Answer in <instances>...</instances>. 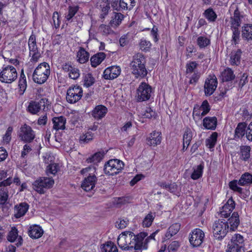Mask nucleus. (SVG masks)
Wrapping results in <instances>:
<instances>
[{
	"instance_id": "nucleus-1",
	"label": "nucleus",
	"mask_w": 252,
	"mask_h": 252,
	"mask_svg": "<svg viewBox=\"0 0 252 252\" xmlns=\"http://www.w3.org/2000/svg\"><path fill=\"white\" fill-rule=\"evenodd\" d=\"M146 63V58L143 54L137 53L133 55L129 66L132 74L135 78H143L147 76L148 71L145 66Z\"/></svg>"
},
{
	"instance_id": "nucleus-2",
	"label": "nucleus",
	"mask_w": 252,
	"mask_h": 252,
	"mask_svg": "<svg viewBox=\"0 0 252 252\" xmlns=\"http://www.w3.org/2000/svg\"><path fill=\"white\" fill-rule=\"evenodd\" d=\"M50 74V67L48 63H40L35 69L33 74V81L38 84L44 83Z\"/></svg>"
},
{
	"instance_id": "nucleus-3",
	"label": "nucleus",
	"mask_w": 252,
	"mask_h": 252,
	"mask_svg": "<svg viewBox=\"0 0 252 252\" xmlns=\"http://www.w3.org/2000/svg\"><path fill=\"white\" fill-rule=\"evenodd\" d=\"M252 183V175L249 173L243 174L240 177L239 180H233L229 183V188L234 191L242 193L243 189L239 187L238 185L244 186H248Z\"/></svg>"
},
{
	"instance_id": "nucleus-4",
	"label": "nucleus",
	"mask_w": 252,
	"mask_h": 252,
	"mask_svg": "<svg viewBox=\"0 0 252 252\" xmlns=\"http://www.w3.org/2000/svg\"><path fill=\"white\" fill-rule=\"evenodd\" d=\"M124 167V162L118 159H110L106 162L104 166L105 174L114 176L120 173Z\"/></svg>"
},
{
	"instance_id": "nucleus-5",
	"label": "nucleus",
	"mask_w": 252,
	"mask_h": 252,
	"mask_svg": "<svg viewBox=\"0 0 252 252\" xmlns=\"http://www.w3.org/2000/svg\"><path fill=\"white\" fill-rule=\"evenodd\" d=\"M228 222L224 220L219 219L213 225V232L215 237L219 240H222L228 231Z\"/></svg>"
},
{
	"instance_id": "nucleus-6",
	"label": "nucleus",
	"mask_w": 252,
	"mask_h": 252,
	"mask_svg": "<svg viewBox=\"0 0 252 252\" xmlns=\"http://www.w3.org/2000/svg\"><path fill=\"white\" fill-rule=\"evenodd\" d=\"M54 181L51 178L40 177L32 183L33 189L40 194H44L46 190L51 188Z\"/></svg>"
},
{
	"instance_id": "nucleus-7",
	"label": "nucleus",
	"mask_w": 252,
	"mask_h": 252,
	"mask_svg": "<svg viewBox=\"0 0 252 252\" xmlns=\"http://www.w3.org/2000/svg\"><path fill=\"white\" fill-rule=\"evenodd\" d=\"M17 75L14 67L7 65L3 67L0 72V81L5 83H11L17 78Z\"/></svg>"
},
{
	"instance_id": "nucleus-8",
	"label": "nucleus",
	"mask_w": 252,
	"mask_h": 252,
	"mask_svg": "<svg viewBox=\"0 0 252 252\" xmlns=\"http://www.w3.org/2000/svg\"><path fill=\"white\" fill-rule=\"evenodd\" d=\"M152 92L151 86L146 82H142L136 90L137 100L139 102H142L149 100Z\"/></svg>"
},
{
	"instance_id": "nucleus-9",
	"label": "nucleus",
	"mask_w": 252,
	"mask_h": 252,
	"mask_svg": "<svg viewBox=\"0 0 252 252\" xmlns=\"http://www.w3.org/2000/svg\"><path fill=\"white\" fill-rule=\"evenodd\" d=\"M18 136L24 143H31L35 138V133L32 128L25 124L20 129Z\"/></svg>"
},
{
	"instance_id": "nucleus-10",
	"label": "nucleus",
	"mask_w": 252,
	"mask_h": 252,
	"mask_svg": "<svg viewBox=\"0 0 252 252\" xmlns=\"http://www.w3.org/2000/svg\"><path fill=\"white\" fill-rule=\"evenodd\" d=\"M83 95L81 87L76 85L70 87L67 90L66 100L70 103H74L79 101Z\"/></svg>"
},
{
	"instance_id": "nucleus-11",
	"label": "nucleus",
	"mask_w": 252,
	"mask_h": 252,
	"mask_svg": "<svg viewBox=\"0 0 252 252\" xmlns=\"http://www.w3.org/2000/svg\"><path fill=\"white\" fill-rule=\"evenodd\" d=\"M148 233L146 232H140L134 236V238H132V240L130 241L129 245H132L133 246V250H135L137 252H142V249H147V244L145 242H143L144 238L147 236Z\"/></svg>"
},
{
	"instance_id": "nucleus-12",
	"label": "nucleus",
	"mask_w": 252,
	"mask_h": 252,
	"mask_svg": "<svg viewBox=\"0 0 252 252\" xmlns=\"http://www.w3.org/2000/svg\"><path fill=\"white\" fill-rule=\"evenodd\" d=\"M48 105H49V101H48L47 98H43L38 102L31 101L29 103L27 110L32 114H36L42 108H43V110H45L46 106L48 108Z\"/></svg>"
},
{
	"instance_id": "nucleus-13",
	"label": "nucleus",
	"mask_w": 252,
	"mask_h": 252,
	"mask_svg": "<svg viewBox=\"0 0 252 252\" xmlns=\"http://www.w3.org/2000/svg\"><path fill=\"white\" fill-rule=\"evenodd\" d=\"M204 236V233L202 230L199 228L194 229L189 234V242L193 247H199L203 243Z\"/></svg>"
},
{
	"instance_id": "nucleus-14",
	"label": "nucleus",
	"mask_w": 252,
	"mask_h": 252,
	"mask_svg": "<svg viewBox=\"0 0 252 252\" xmlns=\"http://www.w3.org/2000/svg\"><path fill=\"white\" fill-rule=\"evenodd\" d=\"M218 85V80L214 75H210L206 79L204 85L205 94L206 96H210L216 90Z\"/></svg>"
},
{
	"instance_id": "nucleus-15",
	"label": "nucleus",
	"mask_w": 252,
	"mask_h": 252,
	"mask_svg": "<svg viewBox=\"0 0 252 252\" xmlns=\"http://www.w3.org/2000/svg\"><path fill=\"white\" fill-rule=\"evenodd\" d=\"M121 72V69L119 66H111L104 70L103 77L106 80H113L117 78Z\"/></svg>"
},
{
	"instance_id": "nucleus-16",
	"label": "nucleus",
	"mask_w": 252,
	"mask_h": 252,
	"mask_svg": "<svg viewBox=\"0 0 252 252\" xmlns=\"http://www.w3.org/2000/svg\"><path fill=\"white\" fill-rule=\"evenodd\" d=\"M162 139L161 133L154 131L147 138V144L150 146H156L161 143Z\"/></svg>"
},
{
	"instance_id": "nucleus-17",
	"label": "nucleus",
	"mask_w": 252,
	"mask_h": 252,
	"mask_svg": "<svg viewBox=\"0 0 252 252\" xmlns=\"http://www.w3.org/2000/svg\"><path fill=\"white\" fill-rule=\"evenodd\" d=\"M96 181L95 175H89L85 178L82 183L81 187L86 191L92 190L95 187Z\"/></svg>"
},
{
	"instance_id": "nucleus-18",
	"label": "nucleus",
	"mask_w": 252,
	"mask_h": 252,
	"mask_svg": "<svg viewBox=\"0 0 252 252\" xmlns=\"http://www.w3.org/2000/svg\"><path fill=\"white\" fill-rule=\"evenodd\" d=\"M108 111L107 108L104 105H98L91 112V115L96 120H100L104 117Z\"/></svg>"
},
{
	"instance_id": "nucleus-19",
	"label": "nucleus",
	"mask_w": 252,
	"mask_h": 252,
	"mask_svg": "<svg viewBox=\"0 0 252 252\" xmlns=\"http://www.w3.org/2000/svg\"><path fill=\"white\" fill-rule=\"evenodd\" d=\"M7 239L10 242H13L17 239V242L16 243L17 247L21 246L23 244V238L21 236H18V230L15 227L12 228L11 231L8 233Z\"/></svg>"
},
{
	"instance_id": "nucleus-20",
	"label": "nucleus",
	"mask_w": 252,
	"mask_h": 252,
	"mask_svg": "<svg viewBox=\"0 0 252 252\" xmlns=\"http://www.w3.org/2000/svg\"><path fill=\"white\" fill-rule=\"evenodd\" d=\"M241 17H242V16H241L238 8L237 7L234 10L233 16L230 18L231 29H239L241 23Z\"/></svg>"
},
{
	"instance_id": "nucleus-21",
	"label": "nucleus",
	"mask_w": 252,
	"mask_h": 252,
	"mask_svg": "<svg viewBox=\"0 0 252 252\" xmlns=\"http://www.w3.org/2000/svg\"><path fill=\"white\" fill-rule=\"evenodd\" d=\"M29 205L26 202H23L15 206L14 216L16 218H20L24 216L29 209Z\"/></svg>"
},
{
	"instance_id": "nucleus-22",
	"label": "nucleus",
	"mask_w": 252,
	"mask_h": 252,
	"mask_svg": "<svg viewBox=\"0 0 252 252\" xmlns=\"http://www.w3.org/2000/svg\"><path fill=\"white\" fill-rule=\"evenodd\" d=\"M28 234L32 238L37 239L42 236L43 234V230L39 225H33L30 226Z\"/></svg>"
},
{
	"instance_id": "nucleus-23",
	"label": "nucleus",
	"mask_w": 252,
	"mask_h": 252,
	"mask_svg": "<svg viewBox=\"0 0 252 252\" xmlns=\"http://www.w3.org/2000/svg\"><path fill=\"white\" fill-rule=\"evenodd\" d=\"M242 51L241 49L232 51L230 54V63L232 65L238 66L240 64Z\"/></svg>"
},
{
	"instance_id": "nucleus-24",
	"label": "nucleus",
	"mask_w": 252,
	"mask_h": 252,
	"mask_svg": "<svg viewBox=\"0 0 252 252\" xmlns=\"http://www.w3.org/2000/svg\"><path fill=\"white\" fill-rule=\"evenodd\" d=\"M247 126V124L245 122L238 123L235 130V139H241L245 135V134L246 135Z\"/></svg>"
},
{
	"instance_id": "nucleus-25",
	"label": "nucleus",
	"mask_w": 252,
	"mask_h": 252,
	"mask_svg": "<svg viewBox=\"0 0 252 252\" xmlns=\"http://www.w3.org/2000/svg\"><path fill=\"white\" fill-rule=\"evenodd\" d=\"M217 125V119L216 117H206L203 120V126L207 129L214 130Z\"/></svg>"
},
{
	"instance_id": "nucleus-26",
	"label": "nucleus",
	"mask_w": 252,
	"mask_h": 252,
	"mask_svg": "<svg viewBox=\"0 0 252 252\" xmlns=\"http://www.w3.org/2000/svg\"><path fill=\"white\" fill-rule=\"evenodd\" d=\"M228 224H230V230L235 231L240 224L239 216L237 212L232 213L231 217L228 220Z\"/></svg>"
},
{
	"instance_id": "nucleus-27",
	"label": "nucleus",
	"mask_w": 252,
	"mask_h": 252,
	"mask_svg": "<svg viewBox=\"0 0 252 252\" xmlns=\"http://www.w3.org/2000/svg\"><path fill=\"white\" fill-rule=\"evenodd\" d=\"M52 121L54 124V129H56V130L65 129L66 119L64 117L62 116L58 117H54L52 119Z\"/></svg>"
},
{
	"instance_id": "nucleus-28",
	"label": "nucleus",
	"mask_w": 252,
	"mask_h": 252,
	"mask_svg": "<svg viewBox=\"0 0 252 252\" xmlns=\"http://www.w3.org/2000/svg\"><path fill=\"white\" fill-rule=\"evenodd\" d=\"M106 58V54L103 52H99L93 56L91 58V63L93 67H95L100 64Z\"/></svg>"
},
{
	"instance_id": "nucleus-29",
	"label": "nucleus",
	"mask_w": 252,
	"mask_h": 252,
	"mask_svg": "<svg viewBox=\"0 0 252 252\" xmlns=\"http://www.w3.org/2000/svg\"><path fill=\"white\" fill-rule=\"evenodd\" d=\"M235 75L230 68H226L221 72L220 78L223 82H229L234 79Z\"/></svg>"
},
{
	"instance_id": "nucleus-30",
	"label": "nucleus",
	"mask_w": 252,
	"mask_h": 252,
	"mask_svg": "<svg viewBox=\"0 0 252 252\" xmlns=\"http://www.w3.org/2000/svg\"><path fill=\"white\" fill-rule=\"evenodd\" d=\"M242 37L248 41L252 40V25L246 24L242 27Z\"/></svg>"
},
{
	"instance_id": "nucleus-31",
	"label": "nucleus",
	"mask_w": 252,
	"mask_h": 252,
	"mask_svg": "<svg viewBox=\"0 0 252 252\" xmlns=\"http://www.w3.org/2000/svg\"><path fill=\"white\" fill-rule=\"evenodd\" d=\"M105 153L104 151L96 152L93 155L87 158L86 161L88 163H93L94 164L99 162L104 157Z\"/></svg>"
},
{
	"instance_id": "nucleus-32",
	"label": "nucleus",
	"mask_w": 252,
	"mask_h": 252,
	"mask_svg": "<svg viewBox=\"0 0 252 252\" xmlns=\"http://www.w3.org/2000/svg\"><path fill=\"white\" fill-rule=\"evenodd\" d=\"M89 53L83 47H80L77 52L78 61L81 63H84L89 60Z\"/></svg>"
},
{
	"instance_id": "nucleus-33",
	"label": "nucleus",
	"mask_w": 252,
	"mask_h": 252,
	"mask_svg": "<svg viewBox=\"0 0 252 252\" xmlns=\"http://www.w3.org/2000/svg\"><path fill=\"white\" fill-rule=\"evenodd\" d=\"M124 18V15L121 13L114 12L110 24L113 27H117L121 23Z\"/></svg>"
},
{
	"instance_id": "nucleus-34",
	"label": "nucleus",
	"mask_w": 252,
	"mask_h": 252,
	"mask_svg": "<svg viewBox=\"0 0 252 252\" xmlns=\"http://www.w3.org/2000/svg\"><path fill=\"white\" fill-rule=\"evenodd\" d=\"M180 229V224L179 223H175L171 225L168 229L166 233L165 237L169 239L173 235L176 234Z\"/></svg>"
},
{
	"instance_id": "nucleus-35",
	"label": "nucleus",
	"mask_w": 252,
	"mask_h": 252,
	"mask_svg": "<svg viewBox=\"0 0 252 252\" xmlns=\"http://www.w3.org/2000/svg\"><path fill=\"white\" fill-rule=\"evenodd\" d=\"M18 86L19 87L20 94H23L27 88V81L23 70H22L21 73L20 74Z\"/></svg>"
},
{
	"instance_id": "nucleus-36",
	"label": "nucleus",
	"mask_w": 252,
	"mask_h": 252,
	"mask_svg": "<svg viewBox=\"0 0 252 252\" xmlns=\"http://www.w3.org/2000/svg\"><path fill=\"white\" fill-rule=\"evenodd\" d=\"M251 148L249 146H242L240 147V153L241 159L247 161L250 157V152Z\"/></svg>"
},
{
	"instance_id": "nucleus-37",
	"label": "nucleus",
	"mask_w": 252,
	"mask_h": 252,
	"mask_svg": "<svg viewBox=\"0 0 252 252\" xmlns=\"http://www.w3.org/2000/svg\"><path fill=\"white\" fill-rule=\"evenodd\" d=\"M218 138V133L214 132L212 133L211 136L206 140V146L209 149H212L214 147L217 143Z\"/></svg>"
},
{
	"instance_id": "nucleus-38",
	"label": "nucleus",
	"mask_w": 252,
	"mask_h": 252,
	"mask_svg": "<svg viewBox=\"0 0 252 252\" xmlns=\"http://www.w3.org/2000/svg\"><path fill=\"white\" fill-rule=\"evenodd\" d=\"M244 238L239 234H235L232 237L230 243L237 246H241V248L244 249Z\"/></svg>"
},
{
	"instance_id": "nucleus-39",
	"label": "nucleus",
	"mask_w": 252,
	"mask_h": 252,
	"mask_svg": "<svg viewBox=\"0 0 252 252\" xmlns=\"http://www.w3.org/2000/svg\"><path fill=\"white\" fill-rule=\"evenodd\" d=\"M28 46L30 52L38 51L36 45V36L33 34H32L29 39Z\"/></svg>"
},
{
	"instance_id": "nucleus-40",
	"label": "nucleus",
	"mask_w": 252,
	"mask_h": 252,
	"mask_svg": "<svg viewBox=\"0 0 252 252\" xmlns=\"http://www.w3.org/2000/svg\"><path fill=\"white\" fill-rule=\"evenodd\" d=\"M204 168V164L202 162L198 165L196 169H194V171L191 175V178L193 180H197L202 176L203 169Z\"/></svg>"
},
{
	"instance_id": "nucleus-41",
	"label": "nucleus",
	"mask_w": 252,
	"mask_h": 252,
	"mask_svg": "<svg viewBox=\"0 0 252 252\" xmlns=\"http://www.w3.org/2000/svg\"><path fill=\"white\" fill-rule=\"evenodd\" d=\"M126 238L124 235L118 239V244L120 248L124 250H133V246L132 245H127L124 242H126Z\"/></svg>"
},
{
	"instance_id": "nucleus-42",
	"label": "nucleus",
	"mask_w": 252,
	"mask_h": 252,
	"mask_svg": "<svg viewBox=\"0 0 252 252\" xmlns=\"http://www.w3.org/2000/svg\"><path fill=\"white\" fill-rule=\"evenodd\" d=\"M197 44L200 48H205L210 44V40L206 36H200L197 39Z\"/></svg>"
},
{
	"instance_id": "nucleus-43",
	"label": "nucleus",
	"mask_w": 252,
	"mask_h": 252,
	"mask_svg": "<svg viewBox=\"0 0 252 252\" xmlns=\"http://www.w3.org/2000/svg\"><path fill=\"white\" fill-rule=\"evenodd\" d=\"M102 252H117V247L111 242H107L101 248Z\"/></svg>"
},
{
	"instance_id": "nucleus-44",
	"label": "nucleus",
	"mask_w": 252,
	"mask_h": 252,
	"mask_svg": "<svg viewBox=\"0 0 252 252\" xmlns=\"http://www.w3.org/2000/svg\"><path fill=\"white\" fill-rule=\"evenodd\" d=\"M204 14L205 17L210 22H214L217 17V14L214 11L212 8H208L206 9L205 11Z\"/></svg>"
},
{
	"instance_id": "nucleus-45",
	"label": "nucleus",
	"mask_w": 252,
	"mask_h": 252,
	"mask_svg": "<svg viewBox=\"0 0 252 252\" xmlns=\"http://www.w3.org/2000/svg\"><path fill=\"white\" fill-rule=\"evenodd\" d=\"M129 198L128 197H121L116 198L114 201V204L116 207L120 208L122 206L129 202Z\"/></svg>"
},
{
	"instance_id": "nucleus-46",
	"label": "nucleus",
	"mask_w": 252,
	"mask_h": 252,
	"mask_svg": "<svg viewBox=\"0 0 252 252\" xmlns=\"http://www.w3.org/2000/svg\"><path fill=\"white\" fill-rule=\"evenodd\" d=\"M59 170V165L57 163H51L48 165L46 168V174L48 176L50 174L55 175Z\"/></svg>"
},
{
	"instance_id": "nucleus-47",
	"label": "nucleus",
	"mask_w": 252,
	"mask_h": 252,
	"mask_svg": "<svg viewBox=\"0 0 252 252\" xmlns=\"http://www.w3.org/2000/svg\"><path fill=\"white\" fill-rule=\"evenodd\" d=\"M140 49L144 52L149 51L151 47L152 44L149 41L142 39L139 44Z\"/></svg>"
},
{
	"instance_id": "nucleus-48",
	"label": "nucleus",
	"mask_w": 252,
	"mask_h": 252,
	"mask_svg": "<svg viewBox=\"0 0 252 252\" xmlns=\"http://www.w3.org/2000/svg\"><path fill=\"white\" fill-rule=\"evenodd\" d=\"M94 82L95 79L91 73L87 74L84 78V85L87 88L92 86Z\"/></svg>"
},
{
	"instance_id": "nucleus-49",
	"label": "nucleus",
	"mask_w": 252,
	"mask_h": 252,
	"mask_svg": "<svg viewBox=\"0 0 252 252\" xmlns=\"http://www.w3.org/2000/svg\"><path fill=\"white\" fill-rule=\"evenodd\" d=\"M79 10V6H69L68 7V13L65 16V18L67 21H70L73 17L75 15L77 12Z\"/></svg>"
},
{
	"instance_id": "nucleus-50",
	"label": "nucleus",
	"mask_w": 252,
	"mask_h": 252,
	"mask_svg": "<svg viewBox=\"0 0 252 252\" xmlns=\"http://www.w3.org/2000/svg\"><path fill=\"white\" fill-rule=\"evenodd\" d=\"M201 110L199 108V105H195L193 113L192 116L194 120L195 121H199L204 116L202 115V112H200Z\"/></svg>"
},
{
	"instance_id": "nucleus-51",
	"label": "nucleus",
	"mask_w": 252,
	"mask_h": 252,
	"mask_svg": "<svg viewBox=\"0 0 252 252\" xmlns=\"http://www.w3.org/2000/svg\"><path fill=\"white\" fill-rule=\"evenodd\" d=\"M199 109L202 111V115L205 116L210 111V106L207 100H204L200 106L199 105Z\"/></svg>"
},
{
	"instance_id": "nucleus-52",
	"label": "nucleus",
	"mask_w": 252,
	"mask_h": 252,
	"mask_svg": "<svg viewBox=\"0 0 252 252\" xmlns=\"http://www.w3.org/2000/svg\"><path fill=\"white\" fill-rule=\"evenodd\" d=\"M155 218V215L151 213H149L144 218L143 221V225L145 227H148L151 225Z\"/></svg>"
},
{
	"instance_id": "nucleus-53",
	"label": "nucleus",
	"mask_w": 252,
	"mask_h": 252,
	"mask_svg": "<svg viewBox=\"0 0 252 252\" xmlns=\"http://www.w3.org/2000/svg\"><path fill=\"white\" fill-rule=\"evenodd\" d=\"M192 132L190 130H187L183 135V143L184 144H186L187 148H188L189 146L190 142L192 139Z\"/></svg>"
},
{
	"instance_id": "nucleus-54",
	"label": "nucleus",
	"mask_w": 252,
	"mask_h": 252,
	"mask_svg": "<svg viewBox=\"0 0 252 252\" xmlns=\"http://www.w3.org/2000/svg\"><path fill=\"white\" fill-rule=\"evenodd\" d=\"M93 136L94 134L91 131H88L80 137V140L84 143H88L93 140Z\"/></svg>"
},
{
	"instance_id": "nucleus-55",
	"label": "nucleus",
	"mask_w": 252,
	"mask_h": 252,
	"mask_svg": "<svg viewBox=\"0 0 252 252\" xmlns=\"http://www.w3.org/2000/svg\"><path fill=\"white\" fill-rule=\"evenodd\" d=\"M51 23L56 29L59 28L61 21L60 20V16L58 12H54L53 13L52 16V21L51 22Z\"/></svg>"
},
{
	"instance_id": "nucleus-56",
	"label": "nucleus",
	"mask_w": 252,
	"mask_h": 252,
	"mask_svg": "<svg viewBox=\"0 0 252 252\" xmlns=\"http://www.w3.org/2000/svg\"><path fill=\"white\" fill-rule=\"evenodd\" d=\"M235 202L233 201L232 199H229L227 202V203L222 207L223 210L227 211H229L230 213L232 212L233 209L235 208Z\"/></svg>"
},
{
	"instance_id": "nucleus-57",
	"label": "nucleus",
	"mask_w": 252,
	"mask_h": 252,
	"mask_svg": "<svg viewBox=\"0 0 252 252\" xmlns=\"http://www.w3.org/2000/svg\"><path fill=\"white\" fill-rule=\"evenodd\" d=\"M244 249L241 248V246H237L229 243L228 244V249L226 252H243Z\"/></svg>"
},
{
	"instance_id": "nucleus-58",
	"label": "nucleus",
	"mask_w": 252,
	"mask_h": 252,
	"mask_svg": "<svg viewBox=\"0 0 252 252\" xmlns=\"http://www.w3.org/2000/svg\"><path fill=\"white\" fill-rule=\"evenodd\" d=\"M198 64L196 62L192 61L186 64V73H191L194 72V69L197 67Z\"/></svg>"
},
{
	"instance_id": "nucleus-59",
	"label": "nucleus",
	"mask_w": 252,
	"mask_h": 252,
	"mask_svg": "<svg viewBox=\"0 0 252 252\" xmlns=\"http://www.w3.org/2000/svg\"><path fill=\"white\" fill-rule=\"evenodd\" d=\"M143 116L145 118H151L152 117L155 118L156 113L150 107H147L142 113Z\"/></svg>"
},
{
	"instance_id": "nucleus-60",
	"label": "nucleus",
	"mask_w": 252,
	"mask_h": 252,
	"mask_svg": "<svg viewBox=\"0 0 252 252\" xmlns=\"http://www.w3.org/2000/svg\"><path fill=\"white\" fill-rule=\"evenodd\" d=\"M8 197V191L6 189H0V202L1 204H4L7 201Z\"/></svg>"
},
{
	"instance_id": "nucleus-61",
	"label": "nucleus",
	"mask_w": 252,
	"mask_h": 252,
	"mask_svg": "<svg viewBox=\"0 0 252 252\" xmlns=\"http://www.w3.org/2000/svg\"><path fill=\"white\" fill-rule=\"evenodd\" d=\"M233 32L232 41L235 45L238 43L240 39V31L239 29H231Z\"/></svg>"
},
{
	"instance_id": "nucleus-62",
	"label": "nucleus",
	"mask_w": 252,
	"mask_h": 252,
	"mask_svg": "<svg viewBox=\"0 0 252 252\" xmlns=\"http://www.w3.org/2000/svg\"><path fill=\"white\" fill-rule=\"evenodd\" d=\"M100 6L101 7V13L100 15V18L103 19L105 18V16L107 15L110 7L109 3H107L105 5L104 4Z\"/></svg>"
},
{
	"instance_id": "nucleus-63",
	"label": "nucleus",
	"mask_w": 252,
	"mask_h": 252,
	"mask_svg": "<svg viewBox=\"0 0 252 252\" xmlns=\"http://www.w3.org/2000/svg\"><path fill=\"white\" fill-rule=\"evenodd\" d=\"M12 131H13V128L11 126H9L8 127V128L7 129L6 133L3 137V140L5 143H8L10 142V141L11 140V135Z\"/></svg>"
},
{
	"instance_id": "nucleus-64",
	"label": "nucleus",
	"mask_w": 252,
	"mask_h": 252,
	"mask_svg": "<svg viewBox=\"0 0 252 252\" xmlns=\"http://www.w3.org/2000/svg\"><path fill=\"white\" fill-rule=\"evenodd\" d=\"M180 246L179 243L175 241L172 242L168 247L169 252H174L176 251Z\"/></svg>"
}]
</instances>
